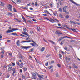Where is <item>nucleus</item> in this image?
Instances as JSON below:
<instances>
[{
  "instance_id": "1",
  "label": "nucleus",
  "mask_w": 80,
  "mask_h": 80,
  "mask_svg": "<svg viewBox=\"0 0 80 80\" xmlns=\"http://www.w3.org/2000/svg\"><path fill=\"white\" fill-rule=\"evenodd\" d=\"M21 49H28L31 48L30 46H21L20 47Z\"/></svg>"
},
{
  "instance_id": "2",
  "label": "nucleus",
  "mask_w": 80,
  "mask_h": 80,
  "mask_svg": "<svg viewBox=\"0 0 80 80\" xmlns=\"http://www.w3.org/2000/svg\"><path fill=\"white\" fill-rule=\"evenodd\" d=\"M8 67H9V68L8 69V72H10L12 70V67H13V66H12V65L11 64H9V65Z\"/></svg>"
},
{
  "instance_id": "3",
  "label": "nucleus",
  "mask_w": 80,
  "mask_h": 80,
  "mask_svg": "<svg viewBox=\"0 0 80 80\" xmlns=\"http://www.w3.org/2000/svg\"><path fill=\"white\" fill-rule=\"evenodd\" d=\"M9 6H8V9L10 10V11H12L13 9L12 8V7H13V6L10 4H9Z\"/></svg>"
},
{
  "instance_id": "4",
  "label": "nucleus",
  "mask_w": 80,
  "mask_h": 80,
  "mask_svg": "<svg viewBox=\"0 0 80 80\" xmlns=\"http://www.w3.org/2000/svg\"><path fill=\"white\" fill-rule=\"evenodd\" d=\"M72 3H73L74 4H75V5H76L77 6H80V4H77L73 0H69Z\"/></svg>"
},
{
  "instance_id": "5",
  "label": "nucleus",
  "mask_w": 80,
  "mask_h": 80,
  "mask_svg": "<svg viewBox=\"0 0 80 80\" xmlns=\"http://www.w3.org/2000/svg\"><path fill=\"white\" fill-rule=\"evenodd\" d=\"M22 42L23 43H30L32 42V40H29L28 41H22Z\"/></svg>"
},
{
  "instance_id": "6",
  "label": "nucleus",
  "mask_w": 80,
  "mask_h": 80,
  "mask_svg": "<svg viewBox=\"0 0 80 80\" xmlns=\"http://www.w3.org/2000/svg\"><path fill=\"white\" fill-rule=\"evenodd\" d=\"M12 30H8L6 32V33H12Z\"/></svg>"
},
{
  "instance_id": "7",
  "label": "nucleus",
  "mask_w": 80,
  "mask_h": 80,
  "mask_svg": "<svg viewBox=\"0 0 80 80\" xmlns=\"http://www.w3.org/2000/svg\"><path fill=\"white\" fill-rule=\"evenodd\" d=\"M63 12H65L66 13H67V14H68V12L66 11V9H64V8H63Z\"/></svg>"
},
{
  "instance_id": "8",
  "label": "nucleus",
  "mask_w": 80,
  "mask_h": 80,
  "mask_svg": "<svg viewBox=\"0 0 80 80\" xmlns=\"http://www.w3.org/2000/svg\"><path fill=\"white\" fill-rule=\"evenodd\" d=\"M19 57L21 59H23V56H22L21 54H19Z\"/></svg>"
},
{
  "instance_id": "9",
  "label": "nucleus",
  "mask_w": 80,
  "mask_h": 80,
  "mask_svg": "<svg viewBox=\"0 0 80 80\" xmlns=\"http://www.w3.org/2000/svg\"><path fill=\"white\" fill-rule=\"evenodd\" d=\"M30 45H31L32 46H33V47H35V46H37V44L36 43H34V44L33 43H31L30 44Z\"/></svg>"
},
{
  "instance_id": "10",
  "label": "nucleus",
  "mask_w": 80,
  "mask_h": 80,
  "mask_svg": "<svg viewBox=\"0 0 80 80\" xmlns=\"http://www.w3.org/2000/svg\"><path fill=\"white\" fill-rule=\"evenodd\" d=\"M38 77H39V78H42V79H44L42 77H43V75H38Z\"/></svg>"
},
{
  "instance_id": "11",
  "label": "nucleus",
  "mask_w": 80,
  "mask_h": 80,
  "mask_svg": "<svg viewBox=\"0 0 80 80\" xmlns=\"http://www.w3.org/2000/svg\"><path fill=\"white\" fill-rule=\"evenodd\" d=\"M18 28H13L12 29V32H13L14 31H16V30H18Z\"/></svg>"
},
{
  "instance_id": "12",
  "label": "nucleus",
  "mask_w": 80,
  "mask_h": 80,
  "mask_svg": "<svg viewBox=\"0 0 80 80\" xmlns=\"http://www.w3.org/2000/svg\"><path fill=\"white\" fill-rule=\"evenodd\" d=\"M45 48H44V47H42L41 49V52H43V51L45 50Z\"/></svg>"
},
{
  "instance_id": "13",
  "label": "nucleus",
  "mask_w": 80,
  "mask_h": 80,
  "mask_svg": "<svg viewBox=\"0 0 80 80\" xmlns=\"http://www.w3.org/2000/svg\"><path fill=\"white\" fill-rule=\"evenodd\" d=\"M31 73L33 76L34 77H36V74H35V73L34 72H32Z\"/></svg>"
},
{
  "instance_id": "14",
  "label": "nucleus",
  "mask_w": 80,
  "mask_h": 80,
  "mask_svg": "<svg viewBox=\"0 0 80 80\" xmlns=\"http://www.w3.org/2000/svg\"><path fill=\"white\" fill-rule=\"evenodd\" d=\"M0 5H1V6H4L5 5V3L3 2H0Z\"/></svg>"
},
{
  "instance_id": "15",
  "label": "nucleus",
  "mask_w": 80,
  "mask_h": 80,
  "mask_svg": "<svg viewBox=\"0 0 80 80\" xmlns=\"http://www.w3.org/2000/svg\"><path fill=\"white\" fill-rule=\"evenodd\" d=\"M12 35H16V36H18V34H17V33L16 32L12 33Z\"/></svg>"
},
{
  "instance_id": "16",
  "label": "nucleus",
  "mask_w": 80,
  "mask_h": 80,
  "mask_svg": "<svg viewBox=\"0 0 80 80\" xmlns=\"http://www.w3.org/2000/svg\"><path fill=\"white\" fill-rule=\"evenodd\" d=\"M70 23H73L74 25H75L76 24V23H75V22H73L71 20L70 21Z\"/></svg>"
},
{
  "instance_id": "17",
  "label": "nucleus",
  "mask_w": 80,
  "mask_h": 80,
  "mask_svg": "<svg viewBox=\"0 0 80 80\" xmlns=\"http://www.w3.org/2000/svg\"><path fill=\"white\" fill-rule=\"evenodd\" d=\"M49 41L50 43H52V44H55V42L51 40H49Z\"/></svg>"
},
{
  "instance_id": "18",
  "label": "nucleus",
  "mask_w": 80,
  "mask_h": 80,
  "mask_svg": "<svg viewBox=\"0 0 80 80\" xmlns=\"http://www.w3.org/2000/svg\"><path fill=\"white\" fill-rule=\"evenodd\" d=\"M23 69L24 72H25V71H27V68H26V67H23Z\"/></svg>"
},
{
  "instance_id": "19",
  "label": "nucleus",
  "mask_w": 80,
  "mask_h": 80,
  "mask_svg": "<svg viewBox=\"0 0 80 80\" xmlns=\"http://www.w3.org/2000/svg\"><path fill=\"white\" fill-rule=\"evenodd\" d=\"M60 32L59 31H57L56 32V34H60Z\"/></svg>"
},
{
  "instance_id": "20",
  "label": "nucleus",
  "mask_w": 80,
  "mask_h": 80,
  "mask_svg": "<svg viewBox=\"0 0 80 80\" xmlns=\"http://www.w3.org/2000/svg\"><path fill=\"white\" fill-rule=\"evenodd\" d=\"M53 2H51L50 4V7H53Z\"/></svg>"
},
{
  "instance_id": "21",
  "label": "nucleus",
  "mask_w": 80,
  "mask_h": 80,
  "mask_svg": "<svg viewBox=\"0 0 80 80\" xmlns=\"http://www.w3.org/2000/svg\"><path fill=\"white\" fill-rule=\"evenodd\" d=\"M70 30H72V31H73V32H76V30L75 29L71 28Z\"/></svg>"
},
{
  "instance_id": "22",
  "label": "nucleus",
  "mask_w": 80,
  "mask_h": 80,
  "mask_svg": "<svg viewBox=\"0 0 80 80\" xmlns=\"http://www.w3.org/2000/svg\"><path fill=\"white\" fill-rule=\"evenodd\" d=\"M20 40H18L16 44H20Z\"/></svg>"
},
{
  "instance_id": "23",
  "label": "nucleus",
  "mask_w": 80,
  "mask_h": 80,
  "mask_svg": "<svg viewBox=\"0 0 80 80\" xmlns=\"http://www.w3.org/2000/svg\"><path fill=\"white\" fill-rule=\"evenodd\" d=\"M12 71L13 72H16V70H15V68L12 69Z\"/></svg>"
},
{
  "instance_id": "24",
  "label": "nucleus",
  "mask_w": 80,
  "mask_h": 80,
  "mask_svg": "<svg viewBox=\"0 0 80 80\" xmlns=\"http://www.w3.org/2000/svg\"><path fill=\"white\" fill-rule=\"evenodd\" d=\"M56 76L57 77H58V72H57L56 74Z\"/></svg>"
},
{
  "instance_id": "25",
  "label": "nucleus",
  "mask_w": 80,
  "mask_h": 80,
  "mask_svg": "<svg viewBox=\"0 0 80 80\" xmlns=\"http://www.w3.org/2000/svg\"><path fill=\"white\" fill-rule=\"evenodd\" d=\"M62 39H63V37H61V38H60L59 39L58 41H60V40H62Z\"/></svg>"
},
{
  "instance_id": "26",
  "label": "nucleus",
  "mask_w": 80,
  "mask_h": 80,
  "mask_svg": "<svg viewBox=\"0 0 80 80\" xmlns=\"http://www.w3.org/2000/svg\"><path fill=\"white\" fill-rule=\"evenodd\" d=\"M48 62H46L45 63L46 66H48Z\"/></svg>"
},
{
  "instance_id": "27",
  "label": "nucleus",
  "mask_w": 80,
  "mask_h": 80,
  "mask_svg": "<svg viewBox=\"0 0 80 80\" xmlns=\"http://www.w3.org/2000/svg\"><path fill=\"white\" fill-rule=\"evenodd\" d=\"M23 31H24V32H26V31H27V29H26L24 27L23 28Z\"/></svg>"
},
{
  "instance_id": "28",
  "label": "nucleus",
  "mask_w": 80,
  "mask_h": 80,
  "mask_svg": "<svg viewBox=\"0 0 80 80\" xmlns=\"http://www.w3.org/2000/svg\"><path fill=\"white\" fill-rule=\"evenodd\" d=\"M40 27H37V29L38 31H40Z\"/></svg>"
},
{
  "instance_id": "29",
  "label": "nucleus",
  "mask_w": 80,
  "mask_h": 80,
  "mask_svg": "<svg viewBox=\"0 0 80 80\" xmlns=\"http://www.w3.org/2000/svg\"><path fill=\"white\" fill-rule=\"evenodd\" d=\"M16 64L17 65V66H18L20 64V63H19V62H16Z\"/></svg>"
},
{
  "instance_id": "30",
  "label": "nucleus",
  "mask_w": 80,
  "mask_h": 80,
  "mask_svg": "<svg viewBox=\"0 0 80 80\" xmlns=\"http://www.w3.org/2000/svg\"><path fill=\"white\" fill-rule=\"evenodd\" d=\"M13 10L14 12H17V11L16 10V9H15V8H13Z\"/></svg>"
},
{
  "instance_id": "31",
  "label": "nucleus",
  "mask_w": 80,
  "mask_h": 80,
  "mask_svg": "<svg viewBox=\"0 0 80 80\" xmlns=\"http://www.w3.org/2000/svg\"><path fill=\"white\" fill-rule=\"evenodd\" d=\"M22 34H23V35H27V33L26 32H24L22 33Z\"/></svg>"
},
{
  "instance_id": "32",
  "label": "nucleus",
  "mask_w": 80,
  "mask_h": 80,
  "mask_svg": "<svg viewBox=\"0 0 80 80\" xmlns=\"http://www.w3.org/2000/svg\"><path fill=\"white\" fill-rule=\"evenodd\" d=\"M63 8H64V9H67V8H68V7L65 6Z\"/></svg>"
},
{
  "instance_id": "33",
  "label": "nucleus",
  "mask_w": 80,
  "mask_h": 80,
  "mask_svg": "<svg viewBox=\"0 0 80 80\" xmlns=\"http://www.w3.org/2000/svg\"><path fill=\"white\" fill-rule=\"evenodd\" d=\"M32 78L34 79V80H35V79H36V78L34 76L32 77Z\"/></svg>"
},
{
  "instance_id": "34",
  "label": "nucleus",
  "mask_w": 80,
  "mask_h": 80,
  "mask_svg": "<svg viewBox=\"0 0 80 80\" xmlns=\"http://www.w3.org/2000/svg\"><path fill=\"white\" fill-rule=\"evenodd\" d=\"M65 18H69V16L68 15H67L65 17Z\"/></svg>"
},
{
  "instance_id": "35",
  "label": "nucleus",
  "mask_w": 80,
  "mask_h": 80,
  "mask_svg": "<svg viewBox=\"0 0 80 80\" xmlns=\"http://www.w3.org/2000/svg\"><path fill=\"white\" fill-rule=\"evenodd\" d=\"M74 67L75 68H78V66L75 65V64H74Z\"/></svg>"
},
{
  "instance_id": "36",
  "label": "nucleus",
  "mask_w": 80,
  "mask_h": 80,
  "mask_svg": "<svg viewBox=\"0 0 80 80\" xmlns=\"http://www.w3.org/2000/svg\"><path fill=\"white\" fill-rule=\"evenodd\" d=\"M26 17H28V18H32V17L30 16H26Z\"/></svg>"
},
{
  "instance_id": "37",
  "label": "nucleus",
  "mask_w": 80,
  "mask_h": 80,
  "mask_svg": "<svg viewBox=\"0 0 80 80\" xmlns=\"http://www.w3.org/2000/svg\"><path fill=\"white\" fill-rule=\"evenodd\" d=\"M19 67L20 68H22L23 67V66L22 64H20L19 65Z\"/></svg>"
},
{
  "instance_id": "38",
  "label": "nucleus",
  "mask_w": 80,
  "mask_h": 80,
  "mask_svg": "<svg viewBox=\"0 0 80 80\" xmlns=\"http://www.w3.org/2000/svg\"><path fill=\"white\" fill-rule=\"evenodd\" d=\"M53 19H52V18H50V19H49V21H53Z\"/></svg>"
},
{
  "instance_id": "39",
  "label": "nucleus",
  "mask_w": 80,
  "mask_h": 80,
  "mask_svg": "<svg viewBox=\"0 0 80 80\" xmlns=\"http://www.w3.org/2000/svg\"><path fill=\"white\" fill-rule=\"evenodd\" d=\"M43 40L44 41V42H46V43H48V42H47V41L45 40V39H43Z\"/></svg>"
},
{
  "instance_id": "40",
  "label": "nucleus",
  "mask_w": 80,
  "mask_h": 80,
  "mask_svg": "<svg viewBox=\"0 0 80 80\" xmlns=\"http://www.w3.org/2000/svg\"><path fill=\"white\" fill-rule=\"evenodd\" d=\"M64 49L66 50H67L68 49V47H64Z\"/></svg>"
},
{
  "instance_id": "41",
  "label": "nucleus",
  "mask_w": 80,
  "mask_h": 80,
  "mask_svg": "<svg viewBox=\"0 0 80 80\" xmlns=\"http://www.w3.org/2000/svg\"><path fill=\"white\" fill-rule=\"evenodd\" d=\"M53 68V66H51L50 67H49V69H51V68Z\"/></svg>"
},
{
  "instance_id": "42",
  "label": "nucleus",
  "mask_w": 80,
  "mask_h": 80,
  "mask_svg": "<svg viewBox=\"0 0 80 80\" xmlns=\"http://www.w3.org/2000/svg\"><path fill=\"white\" fill-rule=\"evenodd\" d=\"M30 33H31V34H33V31H31L30 32Z\"/></svg>"
},
{
  "instance_id": "43",
  "label": "nucleus",
  "mask_w": 80,
  "mask_h": 80,
  "mask_svg": "<svg viewBox=\"0 0 80 80\" xmlns=\"http://www.w3.org/2000/svg\"><path fill=\"white\" fill-rule=\"evenodd\" d=\"M58 67H60V68L61 67V66H60V64H58Z\"/></svg>"
},
{
  "instance_id": "44",
  "label": "nucleus",
  "mask_w": 80,
  "mask_h": 80,
  "mask_svg": "<svg viewBox=\"0 0 80 80\" xmlns=\"http://www.w3.org/2000/svg\"><path fill=\"white\" fill-rule=\"evenodd\" d=\"M50 56V54H48L46 56V57H49Z\"/></svg>"
},
{
  "instance_id": "45",
  "label": "nucleus",
  "mask_w": 80,
  "mask_h": 80,
  "mask_svg": "<svg viewBox=\"0 0 80 80\" xmlns=\"http://www.w3.org/2000/svg\"><path fill=\"white\" fill-rule=\"evenodd\" d=\"M47 13H48V14L49 15H50L51 16V14L50 13V12H49L48 11Z\"/></svg>"
},
{
  "instance_id": "46",
  "label": "nucleus",
  "mask_w": 80,
  "mask_h": 80,
  "mask_svg": "<svg viewBox=\"0 0 80 80\" xmlns=\"http://www.w3.org/2000/svg\"><path fill=\"white\" fill-rule=\"evenodd\" d=\"M48 11V10H45L44 11V12L46 13H47V12Z\"/></svg>"
},
{
  "instance_id": "47",
  "label": "nucleus",
  "mask_w": 80,
  "mask_h": 80,
  "mask_svg": "<svg viewBox=\"0 0 80 80\" xmlns=\"http://www.w3.org/2000/svg\"><path fill=\"white\" fill-rule=\"evenodd\" d=\"M22 17L23 20H24V21H25V18H24V17H23V16H22Z\"/></svg>"
},
{
  "instance_id": "48",
  "label": "nucleus",
  "mask_w": 80,
  "mask_h": 80,
  "mask_svg": "<svg viewBox=\"0 0 80 80\" xmlns=\"http://www.w3.org/2000/svg\"><path fill=\"white\" fill-rule=\"evenodd\" d=\"M9 55H10V56H12V53H11V52H9Z\"/></svg>"
},
{
  "instance_id": "49",
  "label": "nucleus",
  "mask_w": 80,
  "mask_h": 80,
  "mask_svg": "<svg viewBox=\"0 0 80 80\" xmlns=\"http://www.w3.org/2000/svg\"><path fill=\"white\" fill-rule=\"evenodd\" d=\"M1 53H2V54H4V51H2L1 52Z\"/></svg>"
},
{
  "instance_id": "50",
  "label": "nucleus",
  "mask_w": 80,
  "mask_h": 80,
  "mask_svg": "<svg viewBox=\"0 0 80 80\" xmlns=\"http://www.w3.org/2000/svg\"><path fill=\"white\" fill-rule=\"evenodd\" d=\"M68 37V36H64V37H63V38L64 39V38H67Z\"/></svg>"
},
{
  "instance_id": "51",
  "label": "nucleus",
  "mask_w": 80,
  "mask_h": 80,
  "mask_svg": "<svg viewBox=\"0 0 80 80\" xmlns=\"http://www.w3.org/2000/svg\"><path fill=\"white\" fill-rule=\"evenodd\" d=\"M1 58H3V55H1Z\"/></svg>"
},
{
  "instance_id": "52",
  "label": "nucleus",
  "mask_w": 80,
  "mask_h": 80,
  "mask_svg": "<svg viewBox=\"0 0 80 80\" xmlns=\"http://www.w3.org/2000/svg\"><path fill=\"white\" fill-rule=\"evenodd\" d=\"M59 10L60 11V12H62V9H61V8H60L59 9Z\"/></svg>"
},
{
  "instance_id": "53",
  "label": "nucleus",
  "mask_w": 80,
  "mask_h": 80,
  "mask_svg": "<svg viewBox=\"0 0 80 80\" xmlns=\"http://www.w3.org/2000/svg\"><path fill=\"white\" fill-rule=\"evenodd\" d=\"M12 65L13 66H15V64L13 62L12 63Z\"/></svg>"
},
{
  "instance_id": "54",
  "label": "nucleus",
  "mask_w": 80,
  "mask_h": 80,
  "mask_svg": "<svg viewBox=\"0 0 80 80\" xmlns=\"http://www.w3.org/2000/svg\"><path fill=\"white\" fill-rule=\"evenodd\" d=\"M16 73V72H13V73L12 74V75L13 76H14V74H15V73Z\"/></svg>"
},
{
  "instance_id": "55",
  "label": "nucleus",
  "mask_w": 80,
  "mask_h": 80,
  "mask_svg": "<svg viewBox=\"0 0 80 80\" xmlns=\"http://www.w3.org/2000/svg\"><path fill=\"white\" fill-rule=\"evenodd\" d=\"M2 38V35L0 34V38L1 39Z\"/></svg>"
},
{
  "instance_id": "56",
  "label": "nucleus",
  "mask_w": 80,
  "mask_h": 80,
  "mask_svg": "<svg viewBox=\"0 0 80 80\" xmlns=\"http://www.w3.org/2000/svg\"><path fill=\"white\" fill-rule=\"evenodd\" d=\"M7 42H8V43L9 42H10V40H7Z\"/></svg>"
},
{
  "instance_id": "57",
  "label": "nucleus",
  "mask_w": 80,
  "mask_h": 80,
  "mask_svg": "<svg viewBox=\"0 0 80 80\" xmlns=\"http://www.w3.org/2000/svg\"><path fill=\"white\" fill-rule=\"evenodd\" d=\"M18 3H20L21 1L20 0H18Z\"/></svg>"
},
{
  "instance_id": "58",
  "label": "nucleus",
  "mask_w": 80,
  "mask_h": 80,
  "mask_svg": "<svg viewBox=\"0 0 80 80\" xmlns=\"http://www.w3.org/2000/svg\"><path fill=\"white\" fill-rule=\"evenodd\" d=\"M65 60H66V61L68 60V58H67V57H66V58H65Z\"/></svg>"
},
{
  "instance_id": "59",
  "label": "nucleus",
  "mask_w": 80,
  "mask_h": 80,
  "mask_svg": "<svg viewBox=\"0 0 80 80\" xmlns=\"http://www.w3.org/2000/svg\"><path fill=\"white\" fill-rule=\"evenodd\" d=\"M26 35H27V36H28V37H30V35L29 34H28V33H27Z\"/></svg>"
},
{
  "instance_id": "60",
  "label": "nucleus",
  "mask_w": 80,
  "mask_h": 80,
  "mask_svg": "<svg viewBox=\"0 0 80 80\" xmlns=\"http://www.w3.org/2000/svg\"><path fill=\"white\" fill-rule=\"evenodd\" d=\"M43 16H47V14H44L42 15Z\"/></svg>"
},
{
  "instance_id": "61",
  "label": "nucleus",
  "mask_w": 80,
  "mask_h": 80,
  "mask_svg": "<svg viewBox=\"0 0 80 80\" xmlns=\"http://www.w3.org/2000/svg\"><path fill=\"white\" fill-rule=\"evenodd\" d=\"M23 71L22 70V69H20V72H21V73H22V72Z\"/></svg>"
},
{
  "instance_id": "62",
  "label": "nucleus",
  "mask_w": 80,
  "mask_h": 80,
  "mask_svg": "<svg viewBox=\"0 0 80 80\" xmlns=\"http://www.w3.org/2000/svg\"><path fill=\"white\" fill-rule=\"evenodd\" d=\"M70 42H74V40H73V39H71L70 41Z\"/></svg>"
},
{
  "instance_id": "63",
  "label": "nucleus",
  "mask_w": 80,
  "mask_h": 80,
  "mask_svg": "<svg viewBox=\"0 0 80 80\" xmlns=\"http://www.w3.org/2000/svg\"><path fill=\"white\" fill-rule=\"evenodd\" d=\"M60 17L61 18H63V16H62V15L60 16Z\"/></svg>"
},
{
  "instance_id": "64",
  "label": "nucleus",
  "mask_w": 80,
  "mask_h": 80,
  "mask_svg": "<svg viewBox=\"0 0 80 80\" xmlns=\"http://www.w3.org/2000/svg\"><path fill=\"white\" fill-rule=\"evenodd\" d=\"M54 63V61H51V63Z\"/></svg>"
}]
</instances>
